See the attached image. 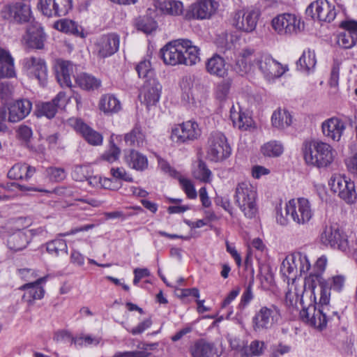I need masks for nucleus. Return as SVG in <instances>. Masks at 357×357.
Masks as SVG:
<instances>
[{
  "instance_id": "15",
  "label": "nucleus",
  "mask_w": 357,
  "mask_h": 357,
  "mask_svg": "<svg viewBox=\"0 0 357 357\" xmlns=\"http://www.w3.org/2000/svg\"><path fill=\"white\" fill-rule=\"evenodd\" d=\"M1 15L9 21L25 23L31 18V6L22 2L6 6L1 11Z\"/></svg>"
},
{
  "instance_id": "13",
  "label": "nucleus",
  "mask_w": 357,
  "mask_h": 357,
  "mask_svg": "<svg viewBox=\"0 0 357 357\" xmlns=\"http://www.w3.org/2000/svg\"><path fill=\"white\" fill-rule=\"evenodd\" d=\"M219 4L214 0H197L185 14L186 19H209L218 10Z\"/></svg>"
},
{
  "instance_id": "48",
  "label": "nucleus",
  "mask_w": 357,
  "mask_h": 357,
  "mask_svg": "<svg viewBox=\"0 0 357 357\" xmlns=\"http://www.w3.org/2000/svg\"><path fill=\"white\" fill-rule=\"evenodd\" d=\"M291 254L287 256L282 261L280 271L282 275L288 278V280L296 279L298 275Z\"/></svg>"
},
{
  "instance_id": "27",
  "label": "nucleus",
  "mask_w": 357,
  "mask_h": 357,
  "mask_svg": "<svg viewBox=\"0 0 357 357\" xmlns=\"http://www.w3.org/2000/svg\"><path fill=\"white\" fill-rule=\"evenodd\" d=\"M337 182L338 195L347 204H352L356 199L354 183L349 178L340 176L336 178Z\"/></svg>"
},
{
  "instance_id": "4",
  "label": "nucleus",
  "mask_w": 357,
  "mask_h": 357,
  "mask_svg": "<svg viewBox=\"0 0 357 357\" xmlns=\"http://www.w3.org/2000/svg\"><path fill=\"white\" fill-rule=\"evenodd\" d=\"M285 215L282 212L278 211L276 220L280 225L288 224V217L297 225H305L312 218L314 213L307 199L301 197L290 199L285 204Z\"/></svg>"
},
{
  "instance_id": "34",
  "label": "nucleus",
  "mask_w": 357,
  "mask_h": 357,
  "mask_svg": "<svg viewBox=\"0 0 357 357\" xmlns=\"http://www.w3.org/2000/svg\"><path fill=\"white\" fill-rule=\"evenodd\" d=\"M35 172V167L27 164L17 163L8 171V176L11 179L29 180Z\"/></svg>"
},
{
  "instance_id": "43",
  "label": "nucleus",
  "mask_w": 357,
  "mask_h": 357,
  "mask_svg": "<svg viewBox=\"0 0 357 357\" xmlns=\"http://www.w3.org/2000/svg\"><path fill=\"white\" fill-rule=\"evenodd\" d=\"M297 273L300 275L307 273L311 268V264L306 254L301 252L291 253Z\"/></svg>"
},
{
  "instance_id": "9",
  "label": "nucleus",
  "mask_w": 357,
  "mask_h": 357,
  "mask_svg": "<svg viewBox=\"0 0 357 357\" xmlns=\"http://www.w3.org/2000/svg\"><path fill=\"white\" fill-rule=\"evenodd\" d=\"M281 319L280 309L275 305L261 307L252 317V327L255 332L271 328Z\"/></svg>"
},
{
  "instance_id": "18",
  "label": "nucleus",
  "mask_w": 357,
  "mask_h": 357,
  "mask_svg": "<svg viewBox=\"0 0 357 357\" xmlns=\"http://www.w3.org/2000/svg\"><path fill=\"white\" fill-rule=\"evenodd\" d=\"M162 86L155 78L146 79L143 84L139 98L147 107L155 105L160 99Z\"/></svg>"
},
{
  "instance_id": "25",
  "label": "nucleus",
  "mask_w": 357,
  "mask_h": 357,
  "mask_svg": "<svg viewBox=\"0 0 357 357\" xmlns=\"http://www.w3.org/2000/svg\"><path fill=\"white\" fill-rule=\"evenodd\" d=\"M189 351L192 357H220L222 354L214 343L204 339L199 340L192 344Z\"/></svg>"
},
{
  "instance_id": "20",
  "label": "nucleus",
  "mask_w": 357,
  "mask_h": 357,
  "mask_svg": "<svg viewBox=\"0 0 357 357\" xmlns=\"http://www.w3.org/2000/svg\"><path fill=\"white\" fill-rule=\"evenodd\" d=\"M153 6L157 15L179 16L183 13L184 6L178 0H153Z\"/></svg>"
},
{
  "instance_id": "29",
  "label": "nucleus",
  "mask_w": 357,
  "mask_h": 357,
  "mask_svg": "<svg viewBox=\"0 0 357 357\" xmlns=\"http://www.w3.org/2000/svg\"><path fill=\"white\" fill-rule=\"evenodd\" d=\"M206 70L210 75L224 78L228 74L225 59L215 54L206 62Z\"/></svg>"
},
{
  "instance_id": "47",
  "label": "nucleus",
  "mask_w": 357,
  "mask_h": 357,
  "mask_svg": "<svg viewBox=\"0 0 357 357\" xmlns=\"http://www.w3.org/2000/svg\"><path fill=\"white\" fill-rule=\"evenodd\" d=\"M192 175L196 179L204 183H209L211 181L212 173L202 160H199L194 167Z\"/></svg>"
},
{
  "instance_id": "57",
  "label": "nucleus",
  "mask_w": 357,
  "mask_h": 357,
  "mask_svg": "<svg viewBox=\"0 0 357 357\" xmlns=\"http://www.w3.org/2000/svg\"><path fill=\"white\" fill-rule=\"evenodd\" d=\"M54 0H39L38 8L41 13L48 17H54Z\"/></svg>"
},
{
  "instance_id": "22",
  "label": "nucleus",
  "mask_w": 357,
  "mask_h": 357,
  "mask_svg": "<svg viewBox=\"0 0 357 357\" xmlns=\"http://www.w3.org/2000/svg\"><path fill=\"white\" fill-rule=\"evenodd\" d=\"M70 124L79 132L84 139L91 145L99 146L102 143L103 137L100 133L96 131L79 119H70Z\"/></svg>"
},
{
  "instance_id": "38",
  "label": "nucleus",
  "mask_w": 357,
  "mask_h": 357,
  "mask_svg": "<svg viewBox=\"0 0 357 357\" xmlns=\"http://www.w3.org/2000/svg\"><path fill=\"white\" fill-rule=\"evenodd\" d=\"M76 84L83 90L93 91L101 85L100 79L86 73H82L75 77Z\"/></svg>"
},
{
  "instance_id": "16",
  "label": "nucleus",
  "mask_w": 357,
  "mask_h": 357,
  "mask_svg": "<svg viewBox=\"0 0 357 357\" xmlns=\"http://www.w3.org/2000/svg\"><path fill=\"white\" fill-rule=\"evenodd\" d=\"M339 27L342 29L337 36V43L345 49L354 47L357 43V22L344 20L340 22Z\"/></svg>"
},
{
  "instance_id": "53",
  "label": "nucleus",
  "mask_w": 357,
  "mask_h": 357,
  "mask_svg": "<svg viewBox=\"0 0 357 357\" xmlns=\"http://www.w3.org/2000/svg\"><path fill=\"white\" fill-rule=\"evenodd\" d=\"M136 70L139 77L146 78H155L153 77V71L151 68V62L148 60H144L139 62L136 66Z\"/></svg>"
},
{
  "instance_id": "8",
  "label": "nucleus",
  "mask_w": 357,
  "mask_h": 357,
  "mask_svg": "<svg viewBox=\"0 0 357 357\" xmlns=\"http://www.w3.org/2000/svg\"><path fill=\"white\" fill-rule=\"evenodd\" d=\"M231 149L225 135L219 131L212 132L208 139L207 156L214 162L222 161L228 158Z\"/></svg>"
},
{
  "instance_id": "3",
  "label": "nucleus",
  "mask_w": 357,
  "mask_h": 357,
  "mask_svg": "<svg viewBox=\"0 0 357 357\" xmlns=\"http://www.w3.org/2000/svg\"><path fill=\"white\" fill-rule=\"evenodd\" d=\"M305 164L317 168H326L333 162V147L321 140H305L301 148Z\"/></svg>"
},
{
  "instance_id": "52",
  "label": "nucleus",
  "mask_w": 357,
  "mask_h": 357,
  "mask_svg": "<svg viewBox=\"0 0 357 357\" xmlns=\"http://www.w3.org/2000/svg\"><path fill=\"white\" fill-rule=\"evenodd\" d=\"M121 149L114 143L113 140L109 141V146L101 155V158L109 163L116 161L120 155Z\"/></svg>"
},
{
  "instance_id": "41",
  "label": "nucleus",
  "mask_w": 357,
  "mask_h": 357,
  "mask_svg": "<svg viewBox=\"0 0 357 357\" xmlns=\"http://www.w3.org/2000/svg\"><path fill=\"white\" fill-rule=\"evenodd\" d=\"M147 15H150V17L143 16L137 18L135 26L138 30L149 34L156 30L158 24L151 16V8L147 10Z\"/></svg>"
},
{
  "instance_id": "31",
  "label": "nucleus",
  "mask_w": 357,
  "mask_h": 357,
  "mask_svg": "<svg viewBox=\"0 0 357 357\" xmlns=\"http://www.w3.org/2000/svg\"><path fill=\"white\" fill-rule=\"evenodd\" d=\"M180 86L181 89V101L188 107L197 106V101L192 93L193 79L190 76H185L182 78Z\"/></svg>"
},
{
  "instance_id": "61",
  "label": "nucleus",
  "mask_w": 357,
  "mask_h": 357,
  "mask_svg": "<svg viewBox=\"0 0 357 357\" xmlns=\"http://www.w3.org/2000/svg\"><path fill=\"white\" fill-rule=\"evenodd\" d=\"M20 277L27 282H34L39 278L38 272L36 269L32 268H21L18 270Z\"/></svg>"
},
{
  "instance_id": "39",
  "label": "nucleus",
  "mask_w": 357,
  "mask_h": 357,
  "mask_svg": "<svg viewBox=\"0 0 357 357\" xmlns=\"http://www.w3.org/2000/svg\"><path fill=\"white\" fill-rule=\"evenodd\" d=\"M230 119L234 126L241 130H247L252 125V120L250 116L241 110H237L234 106L230 109Z\"/></svg>"
},
{
  "instance_id": "59",
  "label": "nucleus",
  "mask_w": 357,
  "mask_h": 357,
  "mask_svg": "<svg viewBox=\"0 0 357 357\" xmlns=\"http://www.w3.org/2000/svg\"><path fill=\"white\" fill-rule=\"evenodd\" d=\"M322 243L326 245L333 247L335 245V236L333 235V226L332 224L326 225L321 236Z\"/></svg>"
},
{
  "instance_id": "1",
  "label": "nucleus",
  "mask_w": 357,
  "mask_h": 357,
  "mask_svg": "<svg viewBox=\"0 0 357 357\" xmlns=\"http://www.w3.org/2000/svg\"><path fill=\"white\" fill-rule=\"evenodd\" d=\"M258 69L268 81L282 76L289 69L267 53L255 52L253 49L244 48L236 55L234 70L243 75Z\"/></svg>"
},
{
  "instance_id": "7",
  "label": "nucleus",
  "mask_w": 357,
  "mask_h": 357,
  "mask_svg": "<svg viewBox=\"0 0 357 357\" xmlns=\"http://www.w3.org/2000/svg\"><path fill=\"white\" fill-rule=\"evenodd\" d=\"M320 274L318 272H311L309 275L305 277L303 285L298 283L296 279H293L291 282L289 280L287 291L285 294V303L289 307H296L298 302H302V297L304 292H310V295L314 294L317 284L319 282Z\"/></svg>"
},
{
  "instance_id": "40",
  "label": "nucleus",
  "mask_w": 357,
  "mask_h": 357,
  "mask_svg": "<svg viewBox=\"0 0 357 357\" xmlns=\"http://www.w3.org/2000/svg\"><path fill=\"white\" fill-rule=\"evenodd\" d=\"M29 242L28 236L23 231H18L9 236L7 244L10 250L17 252L25 248Z\"/></svg>"
},
{
  "instance_id": "44",
  "label": "nucleus",
  "mask_w": 357,
  "mask_h": 357,
  "mask_svg": "<svg viewBox=\"0 0 357 357\" xmlns=\"http://www.w3.org/2000/svg\"><path fill=\"white\" fill-rule=\"evenodd\" d=\"M231 83V80L227 79H223L215 84L214 96L216 100L220 102H223L229 98Z\"/></svg>"
},
{
  "instance_id": "62",
  "label": "nucleus",
  "mask_w": 357,
  "mask_h": 357,
  "mask_svg": "<svg viewBox=\"0 0 357 357\" xmlns=\"http://www.w3.org/2000/svg\"><path fill=\"white\" fill-rule=\"evenodd\" d=\"M16 75L14 61L0 64V78L14 77Z\"/></svg>"
},
{
  "instance_id": "51",
  "label": "nucleus",
  "mask_w": 357,
  "mask_h": 357,
  "mask_svg": "<svg viewBox=\"0 0 357 357\" xmlns=\"http://www.w3.org/2000/svg\"><path fill=\"white\" fill-rule=\"evenodd\" d=\"M73 342L81 347L97 346L102 342V338L90 335H82L73 339Z\"/></svg>"
},
{
  "instance_id": "46",
  "label": "nucleus",
  "mask_w": 357,
  "mask_h": 357,
  "mask_svg": "<svg viewBox=\"0 0 357 357\" xmlns=\"http://www.w3.org/2000/svg\"><path fill=\"white\" fill-rule=\"evenodd\" d=\"M261 151L264 156L278 157L283 153L284 146L278 141H270L261 147Z\"/></svg>"
},
{
  "instance_id": "26",
  "label": "nucleus",
  "mask_w": 357,
  "mask_h": 357,
  "mask_svg": "<svg viewBox=\"0 0 357 357\" xmlns=\"http://www.w3.org/2000/svg\"><path fill=\"white\" fill-rule=\"evenodd\" d=\"M32 109V103L27 99L18 100L8 107V121L19 122L28 116Z\"/></svg>"
},
{
  "instance_id": "37",
  "label": "nucleus",
  "mask_w": 357,
  "mask_h": 357,
  "mask_svg": "<svg viewBox=\"0 0 357 357\" xmlns=\"http://www.w3.org/2000/svg\"><path fill=\"white\" fill-rule=\"evenodd\" d=\"M271 123L274 128L283 130L291 125L292 116L288 110L278 109L273 113Z\"/></svg>"
},
{
  "instance_id": "30",
  "label": "nucleus",
  "mask_w": 357,
  "mask_h": 357,
  "mask_svg": "<svg viewBox=\"0 0 357 357\" xmlns=\"http://www.w3.org/2000/svg\"><path fill=\"white\" fill-rule=\"evenodd\" d=\"M66 101V93L61 91L51 102H43L38 107V116H46L47 119L53 118L56 112L57 108L59 107V102L65 103Z\"/></svg>"
},
{
  "instance_id": "28",
  "label": "nucleus",
  "mask_w": 357,
  "mask_h": 357,
  "mask_svg": "<svg viewBox=\"0 0 357 357\" xmlns=\"http://www.w3.org/2000/svg\"><path fill=\"white\" fill-rule=\"evenodd\" d=\"M46 36L40 26H33L27 29L24 40L31 48L41 50L44 47Z\"/></svg>"
},
{
  "instance_id": "2",
  "label": "nucleus",
  "mask_w": 357,
  "mask_h": 357,
  "mask_svg": "<svg viewBox=\"0 0 357 357\" xmlns=\"http://www.w3.org/2000/svg\"><path fill=\"white\" fill-rule=\"evenodd\" d=\"M332 284H335V278H331L330 285L327 282H321L320 308L317 309L314 304H310L303 307L300 312L301 319L304 322L320 330L326 326L328 320L335 314L334 311L330 313L328 306Z\"/></svg>"
},
{
  "instance_id": "6",
  "label": "nucleus",
  "mask_w": 357,
  "mask_h": 357,
  "mask_svg": "<svg viewBox=\"0 0 357 357\" xmlns=\"http://www.w3.org/2000/svg\"><path fill=\"white\" fill-rule=\"evenodd\" d=\"M257 192L256 188L249 181H243L236 187L234 200L245 217L252 219L257 213Z\"/></svg>"
},
{
  "instance_id": "55",
  "label": "nucleus",
  "mask_w": 357,
  "mask_h": 357,
  "mask_svg": "<svg viewBox=\"0 0 357 357\" xmlns=\"http://www.w3.org/2000/svg\"><path fill=\"white\" fill-rule=\"evenodd\" d=\"M323 135L333 140L335 139V118L331 117L325 120L321 124Z\"/></svg>"
},
{
  "instance_id": "58",
  "label": "nucleus",
  "mask_w": 357,
  "mask_h": 357,
  "mask_svg": "<svg viewBox=\"0 0 357 357\" xmlns=\"http://www.w3.org/2000/svg\"><path fill=\"white\" fill-rule=\"evenodd\" d=\"M182 189L189 199H195L197 196V191L192 181L188 178H181L179 179Z\"/></svg>"
},
{
  "instance_id": "11",
  "label": "nucleus",
  "mask_w": 357,
  "mask_h": 357,
  "mask_svg": "<svg viewBox=\"0 0 357 357\" xmlns=\"http://www.w3.org/2000/svg\"><path fill=\"white\" fill-rule=\"evenodd\" d=\"M273 28L279 34H291L300 31L303 28L301 18L294 14L284 13L272 20Z\"/></svg>"
},
{
  "instance_id": "32",
  "label": "nucleus",
  "mask_w": 357,
  "mask_h": 357,
  "mask_svg": "<svg viewBox=\"0 0 357 357\" xmlns=\"http://www.w3.org/2000/svg\"><path fill=\"white\" fill-rule=\"evenodd\" d=\"M54 28L67 34H71L82 38H85L84 29L71 20H59L54 23Z\"/></svg>"
},
{
  "instance_id": "64",
  "label": "nucleus",
  "mask_w": 357,
  "mask_h": 357,
  "mask_svg": "<svg viewBox=\"0 0 357 357\" xmlns=\"http://www.w3.org/2000/svg\"><path fill=\"white\" fill-rule=\"evenodd\" d=\"M110 172L113 178L116 179L123 180L125 181H132V176L128 174L123 167L112 168Z\"/></svg>"
},
{
  "instance_id": "42",
  "label": "nucleus",
  "mask_w": 357,
  "mask_h": 357,
  "mask_svg": "<svg viewBox=\"0 0 357 357\" xmlns=\"http://www.w3.org/2000/svg\"><path fill=\"white\" fill-rule=\"evenodd\" d=\"M124 140L130 146L142 147L146 144V138L140 127L135 126L130 132L125 135Z\"/></svg>"
},
{
  "instance_id": "10",
  "label": "nucleus",
  "mask_w": 357,
  "mask_h": 357,
  "mask_svg": "<svg viewBox=\"0 0 357 357\" xmlns=\"http://www.w3.org/2000/svg\"><path fill=\"white\" fill-rule=\"evenodd\" d=\"M201 133V128L196 121H187L176 125L172 129L171 139L176 143H184L187 141L197 139Z\"/></svg>"
},
{
  "instance_id": "21",
  "label": "nucleus",
  "mask_w": 357,
  "mask_h": 357,
  "mask_svg": "<svg viewBox=\"0 0 357 357\" xmlns=\"http://www.w3.org/2000/svg\"><path fill=\"white\" fill-rule=\"evenodd\" d=\"M75 66L69 61L58 60L54 65V70L57 82L62 87H72L71 77L74 75Z\"/></svg>"
},
{
  "instance_id": "14",
  "label": "nucleus",
  "mask_w": 357,
  "mask_h": 357,
  "mask_svg": "<svg viewBox=\"0 0 357 357\" xmlns=\"http://www.w3.org/2000/svg\"><path fill=\"white\" fill-rule=\"evenodd\" d=\"M335 6H332L327 0H318L311 3L306 8V15L313 20L327 22L335 20Z\"/></svg>"
},
{
  "instance_id": "17",
  "label": "nucleus",
  "mask_w": 357,
  "mask_h": 357,
  "mask_svg": "<svg viewBox=\"0 0 357 357\" xmlns=\"http://www.w3.org/2000/svg\"><path fill=\"white\" fill-rule=\"evenodd\" d=\"M23 68L28 74L44 84L47 79V70L45 61L39 57L29 56L22 61Z\"/></svg>"
},
{
  "instance_id": "23",
  "label": "nucleus",
  "mask_w": 357,
  "mask_h": 357,
  "mask_svg": "<svg viewBox=\"0 0 357 357\" xmlns=\"http://www.w3.org/2000/svg\"><path fill=\"white\" fill-rule=\"evenodd\" d=\"M183 65L193 66L200 61V49L193 43L184 38L178 39Z\"/></svg>"
},
{
  "instance_id": "63",
  "label": "nucleus",
  "mask_w": 357,
  "mask_h": 357,
  "mask_svg": "<svg viewBox=\"0 0 357 357\" xmlns=\"http://www.w3.org/2000/svg\"><path fill=\"white\" fill-rule=\"evenodd\" d=\"M47 174L52 181L56 182L63 181L66 176L65 170L60 167H50L47 169Z\"/></svg>"
},
{
  "instance_id": "54",
  "label": "nucleus",
  "mask_w": 357,
  "mask_h": 357,
  "mask_svg": "<svg viewBox=\"0 0 357 357\" xmlns=\"http://www.w3.org/2000/svg\"><path fill=\"white\" fill-rule=\"evenodd\" d=\"M91 174V169L88 165H76L72 172V177L77 181H84Z\"/></svg>"
},
{
  "instance_id": "60",
  "label": "nucleus",
  "mask_w": 357,
  "mask_h": 357,
  "mask_svg": "<svg viewBox=\"0 0 357 357\" xmlns=\"http://www.w3.org/2000/svg\"><path fill=\"white\" fill-rule=\"evenodd\" d=\"M14 86L8 81L2 82L0 85L1 98L6 102L13 96Z\"/></svg>"
},
{
  "instance_id": "24",
  "label": "nucleus",
  "mask_w": 357,
  "mask_h": 357,
  "mask_svg": "<svg viewBox=\"0 0 357 357\" xmlns=\"http://www.w3.org/2000/svg\"><path fill=\"white\" fill-rule=\"evenodd\" d=\"M179 43L177 40H172L160 49V55L166 65H183L182 54L179 50Z\"/></svg>"
},
{
  "instance_id": "12",
  "label": "nucleus",
  "mask_w": 357,
  "mask_h": 357,
  "mask_svg": "<svg viewBox=\"0 0 357 357\" xmlns=\"http://www.w3.org/2000/svg\"><path fill=\"white\" fill-rule=\"evenodd\" d=\"M120 44L118 34L111 33L100 36L94 43L95 52L100 58H106L115 54Z\"/></svg>"
},
{
  "instance_id": "19",
  "label": "nucleus",
  "mask_w": 357,
  "mask_h": 357,
  "mask_svg": "<svg viewBox=\"0 0 357 357\" xmlns=\"http://www.w3.org/2000/svg\"><path fill=\"white\" fill-rule=\"evenodd\" d=\"M47 276L41 277L34 282H27L20 287V290L24 291L22 300L29 305H32L35 300H40L44 297L45 289L41 286L45 283Z\"/></svg>"
},
{
  "instance_id": "33",
  "label": "nucleus",
  "mask_w": 357,
  "mask_h": 357,
  "mask_svg": "<svg viewBox=\"0 0 357 357\" xmlns=\"http://www.w3.org/2000/svg\"><path fill=\"white\" fill-rule=\"evenodd\" d=\"M125 162L127 165L137 171L142 172L148 167V159L141 153L131 150L125 155Z\"/></svg>"
},
{
  "instance_id": "35",
  "label": "nucleus",
  "mask_w": 357,
  "mask_h": 357,
  "mask_svg": "<svg viewBox=\"0 0 357 357\" xmlns=\"http://www.w3.org/2000/svg\"><path fill=\"white\" fill-rule=\"evenodd\" d=\"M98 108L105 114H114L119 112L121 109L120 101L113 95L105 94L101 96Z\"/></svg>"
},
{
  "instance_id": "50",
  "label": "nucleus",
  "mask_w": 357,
  "mask_h": 357,
  "mask_svg": "<svg viewBox=\"0 0 357 357\" xmlns=\"http://www.w3.org/2000/svg\"><path fill=\"white\" fill-rule=\"evenodd\" d=\"M54 17L66 15L73 8L72 0H54Z\"/></svg>"
},
{
  "instance_id": "45",
  "label": "nucleus",
  "mask_w": 357,
  "mask_h": 357,
  "mask_svg": "<svg viewBox=\"0 0 357 357\" xmlns=\"http://www.w3.org/2000/svg\"><path fill=\"white\" fill-rule=\"evenodd\" d=\"M264 349V342L255 340L248 346L243 347L241 349V356L243 357L260 356L263 354Z\"/></svg>"
},
{
  "instance_id": "49",
  "label": "nucleus",
  "mask_w": 357,
  "mask_h": 357,
  "mask_svg": "<svg viewBox=\"0 0 357 357\" xmlns=\"http://www.w3.org/2000/svg\"><path fill=\"white\" fill-rule=\"evenodd\" d=\"M46 250L49 254L58 256L60 252L67 253L68 246L65 240L56 238L47 243Z\"/></svg>"
},
{
  "instance_id": "36",
  "label": "nucleus",
  "mask_w": 357,
  "mask_h": 357,
  "mask_svg": "<svg viewBox=\"0 0 357 357\" xmlns=\"http://www.w3.org/2000/svg\"><path fill=\"white\" fill-rule=\"evenodd\" d=\"M317 64V59L314 50H304L301 56L297 61V67L300 70L311 73L314 72Z\"/></svg>"
},
{
  "instance_id": "5",
  "label": "nucleus",
  "mask_w": 357,
  "mask_h": 357,
  "mask_svg": "<svg viewBox=\"0 0 357 357\" xmlns=\"http://www.w3.org/2000/svg\"><path fill=\"white\" fill-rule=\"evenodd\" d=\"M260 16L261 11L258 8L243 6L231 13L229 23L236 31L250 34L256 30Z\"/></svg>"
},
{
  "instance_id": "56",
  "label": "nucleus",
  "mask_w": 357,
  "mask_h": 357,
  "mask_svg": "<svg viewBox=\"0 0 357 357\" xmlns=\"http://www.w3.org/2000/svg\"><path fill=\"white\" fill-rule=\"evenodd\" d=\"M121 324L132 335H137L142 334L146 329L149 328L152 324V321L151 319H146L131 329L128 328L123 322H121Z\"/></svg>"
}]
</instances>
